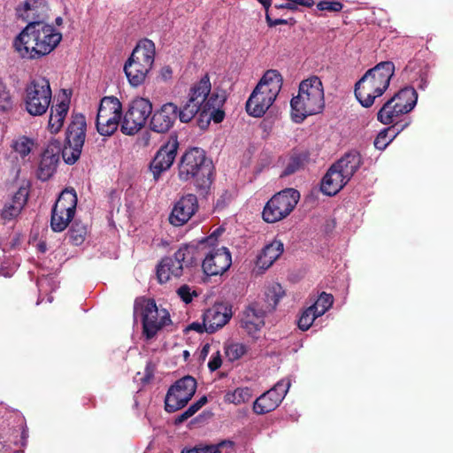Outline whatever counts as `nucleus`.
<instances>
[{
    "label": "nucleus",
    "instance_id": "nucleus-1",
    "mask_svg": "<svg viewBox=\"0 0 453 453\" xmlns=\"http://www.w3.org/2000/svg\"><path fill=\"white\" fill-rule=\"evenodd\" d=\"M36 0L25 2L26 18L28 24L13 42V46L19 56L27 59H40L52 52L62 40V34L57 32L53 26L36 19L32 7Z\"/></svg>",
    "mask_w": 453,
    "mask_h": 453
},
{
    "label": "nucleus",
    "instance_id": "nucleus-2",
    "mask_svg": "<svg viewBox=\"0 0 453 453\" xmlns=\"http://www.w3.org/2000/svg\"><path fill=\"white\" fill-rule=\"evenodd\" d=\"M215 168L206 152L198 147L187 150L178 164V178L181 181L195 180V188L201 196L211 192L214 180Z\"/></svg>",
    "mask_w": 453,
    "mask_h": 453
},
{
    "label": "nucleus",
    "instance_id": "nucleus-3",
    "mask_svg": "<svg viewBox=\"0 0 453 453\" xmlns=\"http://www.w3.org/2000/svg\"><path fill=\"white\" fill-rule=\"evenodd\" d=\"M395 73V65L391 61H382L367 70L355 84V96L365 108L371 107L377 97L388 89Z\"/></svg>",
    "mask_w": 453,
    "mask_h": 453
},
{
    "label": "nucleus",
    "instance_id": "nucleus-4",
    "mask_svg": "<svg viewBox=\"0 0 453 453\" xmlns=\"http://www.w3.org/2000/svg\"><path fill=\"white\" fill-rule=\"evenodd\" d=\"M291 117L296 123L303 122L308 116L320 113L325 107L324 88L318 76L303 80L298 94L290 101Z\"/></svg>",
    "mask_w": 453,
    "mask_h": 453
},
{
    "label": "nucleus",
    "instance_id": "nucleus-5",
    "mask_svg": "<svg viewBox=\"0 0 453 453\" xmlns=\"http://www.w3.org/2000/svg\"><path fill=\"white\" fill-rule=\"evenodd\" d=\"M215 240L213 234L203 238L199 243L182 244L172 257H165L157 266V278L165 283L173 278L183 275L184 270L196 266L200 259V250L208 241Z\"/></svg>",
    "mask_w": 453,
    "mask_h": 453
},
{
    "label": "nucleus",
    "instance_id": "nucleus-6",
    "mask_svg": "<svg viewBox=\"0 0 453 453\" xmlns=\"http://www.w3.org/2000/svg\"><path fill=\"white\" fill-rule=\"evenodd\" d=\"M155 43L150 39L138 42L124 65V72L129 84L137 88L142 85L151 70L155 60Z\"/></svg>",
    "mask_w": 453,
    "mask_h": 453
},
{
    "label": "nucleus",
    "instance_id": "nucleus-7",
    "mask_svg": "<svg viewBox=\"0 0 453 453\" xmlns=\"http://www.w3.org/2000/svg\"><path fill=\"white\" fill-rule=\"evenodd\" d=\"M134 311L141 313L142 334L147 340L154 338L164 326L172 324L168 311L158 309L152 298H136Z\"/></svg>",
    "mask_w": 453,
    "mask_h": 453
},
{
    "label": "nucleus",
    "instance_id": "nucleus-8",
    "mask_svg": "<svg viewBox=\"0 0 453 453\" xmlns=\"http://www.w3.org/2000/svg\"><path fill=\"white\" fill-rule=\"evenodd\" d=\"M211 90L210 77L206 73L190 88L187 102L180 108L178 107L177 115L180 122L188 123L198 114V124L203 128V119L205 114L203 113L202 106Z\"/></svg>",
    "mask_w": 453,
    "mask_h": 453
},
{
    "label": "nucleus",
    "instance_id": "nucleus-9",
    "mask_svg": "<svg viewBox=\"0 0 453 453\" xmlns=\"http://www.w3.org/2000/svg\"><path fill=\"white\" fill-rule=\"evenodd\" d=\"M52 91L50 81L44 77L32 80L25 88L24 105L31 116H42L51 103Z\"/></svg>",
    "mask_w": 453,
    "mask_h": 453
},
{
    "label": "nucleus",
    "instance_id": "nucleus-10",
    "mask_svg": "<svg viewBox=\"0 0 453 453\" xmlns=\"http://www.w3.org/2000/svg\"><path fill=\"white\" fill-rule=\"evenodd\" d=\"M417 100V91L412 87H405L383 104L377 113V119L384 125L392 124L398 116L410 112Z\"/></svg>",
    "mask_w": 453,
    "mask_h": 453
},
{
    "label": "nucleus",
    "instance_id": "nucleus-11",
    "mask_svg": "<svg viewBox=\"0 0 453 453\" xmlns=\"http://www.w3.org/2000/svg\"><path fill=\"white\" fill-rule=\"evenodd\" d=\"M87 130L86 118L81 113L73 114L66 132L62 157L68 165H73L80 158L85 142Z\"/></svg>",
    "mask_w": 453,
    "mask_h": 453
},
{
    "label": "nucleus",
    "instance_id": "nucleus-12",
    "mask_svg": "<svg viewBox=\"0 0 453 453\" xmlns=\"http://www.w3.org/2000/svg\"><path fill=\"white\" fill-rule=\"evenodd\" d=\"M299 199L300 194L294 188H286L275 194L264 207V220L275 223L287 218L296 208Z\"/></svg>",
    "mask_w": 453,
    "mask_h": 453
},
{
    "label": "nucleus",
    "instance_id": "nucleus-13",
    "mask_svg": "<svg viewBox=\"0 0 453 453\" xmlns=\"http://www.w3.org/2000/svg\"><path fill=\"white\" fill-rule=\"evenodd\" d=\"M196 390V380L186 375L172 385L165 398V410L173 413L184 408Z\"/></svg>",
    "mask_w": 453,
    "mask_h": 453
},
{
    "label": "nucleus",
    "instance_id": "nucleus-14",
    "mask_svg": "<svg viewBox=\"0 0 453 453\" xmlns=\"http://www.w3.org/2000/svg\"><path fill=\"white\" fill-rule=\"evenodd\" d=\"M151 113L152 104L149 99L143 97L134 99L123 117L121 132L127 135L137 134L144 127Z\"/></svg>",
    "mask_w": 453,
    "mask_h": 453
},
{
    "label": "nucleus",
    "instance_id": "nucleus-15",
    "mask_svg": "<svg viewBox=\"0 0 453 453\" xmlns=\"http://www.w3.org/2000/svg\"><path fill=\"white\" fill-rule=\"evenodd\" d=\"M179 149L177 134H171L165 143L157 151L150 164V171L155 181L158 180L161 174L169 170L173 165Z\"/></svg>",
    "mask_w": 453,
    "mask_h": 453
},
{
    "label": "nucleus",
    "instance_id": "nucleus-16",
    "mask_svg": "<svg viewBox=\"0 0 453 453\" xmlns=\"http://www.w3.org/2000/svg\"><path fill=\"white\" fill-rule=\"evenodd\" d=\"M204 255L202 269L206 276H218L224 274L232 265V256L226 247H211L208 251L203 250L200 257Z\"/></svg>",
    "mask_w": 453,
    "mask_h": 453
},
{
    "label": "nucleus",
    "instance_id": "nucleus-17",
    "mask_svg": "<svg viewBox=\"0 0 453 453\" xmlns=\"http://www.w3.org/2000/svg\"><path fill=\"white\" fill-rule=\"evenodd\" d=\"M289 387L288 379L278 381L271 389L256 399L253 403V411L257 415H263L274 411L284 399Z\"/></svg>",
    "mask_w": 453,
    "mask_h": 453
},
{
    "label": "nucleus",
    "instance_id": "nucleus-18",
    "mask_svg": "<svg viewBox=\"0 0 453 453\" xmlns=\"http://www.w3.org/2000/svg\"><path fill=\"white\" fill-rule=\"evenodd\" d=\"M198 200L196 195L182 196L173 205L169 221L175 226L186 224L198 210Z\"/></svg>",
    "mask_w": 453,
    "mask_h": 453
},
{
    "label": "nucleus",
    "instance_id": "nucleus-19",
    "mask_svg": "<svg viewBox=\"0 0 453 453\" xmlns=\"http://www.w3.org/2000/svg\"><path fill=\"white\" fill-rule=\"evenodd\" d=\"M178 106L173 103H165L151 116L150 128L158 134L167 133L178 118Z\"/></svg>",
    "mask_w": 453,
    "mask_h": 453
},
{
    "label": "nucleus",
    "instance_id": "nucleus-20",
    "mask_svg": "<svg viewBox=\"0 0 453 453\" xmlns=\"http://www.w3.org/2000/svg\"><path fill=\"white\" fill-rule=\"evenodd\" d=\"M261 88L262 85L256 86L245 105L247 113L254 118L262 117L276 99L261 90Z\"/></svg>",
    "mask_w": 453,
    "mask_h": 453
},
{
    "label": "nucleus",
    "instance_id": "nucleus-21",
    "mask_svg": "<svg viewBox=\"0 0 453 453\" xmlns=\"http://www.w3.org/2000/svg\"><path fill=\"white\" fill-rule=\"evenodd\" d=\"M232 309L225 304H215L203 313V320L208 326V334H213L223 327L232 318Z\"/></svg>",
    "mask_w": 453,
    "mask_h": 453
},
{
    "label": "nucleus",
    "instance_id": "nucleus-22",
    "mask_svg": "<svg viewBox=\"0 0 453 453\" xmlns=\"http://www.w3.org/2000/svg\"><path fill=\"white\" fill-rule=\"evenodd\" d=\"M265 311L259 307L258 303H250L242 312L241 326L249 334H253L265 325Z\"/></svg>",
    "mask_w": 453,
    "mask_h": 453
},
{
    "label": "nucleus",
    "instance_id": "nucleus-23",
    "mask_svg": "<svg viewBox=\"0 0 453 453\" xmlns=\"http://www.w3.org/2000/svg\"><path fill=\"white\" fill-rule=\"evenodd\" d=\"M349 180L332 165L322 178L320 189L326 196H335Z\"/></svg>",
    "mask_w": 453,
    "mask_h": 453
},
{
    "label": "nucleus",
    "instance_id": "nucleus-24",
    "mask_svg": "<svg viewBox=\"0 0 453 453\" xmlns=\"http://www.w3.org/2000/svg\"><path fill=\"white\" fill-rule=\"evenodd\" d=\"M59 160V149L49 145L43 153L37 170V177L42 181L48 180L55 173Z\"/></svg>",
    "mask_w": 453,
    "mask_h": 453
},
{
    "label": "nucleus",
    "instance_id": "nucleus-25",
    "mask_svg": "<svg viewBox=\"0 0 453 453\" xmlns=\"http://www.w3.org/2000/svg\"><path fill=\"white\" fill-rule=\"evenodd\" d=\"M28 195V188L20 187L13 195L12 200L5 203L1 211V217L4 222L13 220L20 214L27 203Z\"/></svg>",
    "mask_w": 453,
    "mask_h": 453
},
{
    "label": "nucleus",
    "instance_id": "nucleus-26",
    "mask_svg": "<svg viewBox=\"0 0 453 453\" xmlns=\"http://www.w3.org/2000/svg\"><path fill=\"white\" fill-rule=\"evenodd\" d=\"M333 165H335L349 180L354 176L363 165V158L359 151L356 150L346 152Z\"/></svg>",
    "mask_w": 453,
    "mask_h": 453
},
{
    "label": "nucleus",
    "instance_id": "nucleus-27",
    "mask_svg": "<svg viewBox=\"0 0 453 453\" xmlns=\"http://www.w3.org/2000/svg\"><path fill=\"white\" fill-rule=\"evenodd\" d=\"M284 251L281 241L273 240L265 245L257 258V265L262 269L269 268Z\"/></svg>",
    "mask_w": 453,
    "mask_h": 453
},
{
    "label": "nucleus",
    "instance_id": "nucleus-28",
    "mask_svg": "<svg viewBox=\"0 0 453 453\" xmlns=\"http://www.w3.org/2000/svg\"><path fill=\"white\" fill-rule=\"evenodd\" d=\"M69 110V100H64L50 108L48 129L51 134H57L62 128Z\"/></svg>",
    "mask_w": 453,
    "mask_h": 453
},
{
    "label": "nucleus",
    "instance_id": "nucleus-29",
    "mask_svg": "<svg viewBox=\"0 0 453 453\" xmlns=\"http://www.w3.org/2000/svg\"><path fill=\"white\" fill-rule=\"evenodd\" d=\"M96 117L121 118L120 101L115 96H104L100 102Z\"/></svg>",
    "mask_w": 453,
    "mask_h": 453
},
{
    "label": "nucleus",
    "instance_id": "nucleus-30",
    "mask_svg": "<svg viewBox=\"0 0 453 453\" xmlns=\"http://www.w3.org/2000/svg\"><path fill=\"white\" fill-rule=\"evenodd\" d=\"M310 160V152L307 150L303 151H294L289 160L281 173V177L289 176L294 174L300 169L303 168L305 164H307Z\"/></svg>",
    "mask_w": 453,
    "mask_h": 453
},
{
    "label": "nucleus",
    "instance_id": "nucleus-31",
    "mask_svg": "<svg viewBox=\"0 0 453 453\" xmlns=\"http://www.w3.org/2000/svg\"><path fill=\"white\" fill-rule=\"evenodd\" d=\"M77 205V196L74 189H65L63 190L58 200L56 201L53 208L56 211H68L69 213H75Z\"/></svg>",
    "mask_w": 453,
    "mask_h": 453
},
{
    "label": "nucleus",
    "instance_id": "nucleus-32",
    "mask_svg": "<svg viewBox=\"0 0 453 453\" xmlns=\"http://www.w3.org/2000/svg\"><path fill=\"white\" fill-rule=\"evenodd\" d=\"M74 216V213H69L68 211H62L60 210L56 211L52 208L50 226L54 232L64 231L68 224L71 222Z\"/></svg>",
    "mask_w": 453,
    "mask_h": 453
},
{
    "label": "nucleus",
    "instance_id": "nucleus-33",
    "mask_svg": "<svg viewBox=\"0 0 453 453\" xmlns=\"http://www.w3.org/2000/svg\"><path fill=\"white\" fill-rule=\"evenodd\" d=\"M120 119L121 118L96 117V130L101 135L110 136L117 131Z\"/></svg>",
    "mask_w": 453,
    "mask_h": 453
},
{
    "label": "nucleus",
    "instance_id": "nucleus-34",
    "mask_svg": "<svg viewBox=\"0 0 453 453\" xmlns=\"http://www.w3.org/2000/svg\"><path fill=\"white\" fill-rule=\"evenodd\" d=\"M252 397L251 389L249 388H237L234 391L227 392L224 396L225 403L240 405L249 402Z\"/></svg>",
    "mask_w": 453,
    "mask_h": 453
},
{
    "label": "nucleus",
    "instance_id": "nucleus-35",
    "mask_svg": "<svg viewBox=\"0 0 453 453\" xmlns=\"http://www.w3.org/2000/svg\"><path fill=\"white\" fill-rule=\"evenodd\" d=\"M285 296V291L279 283H273L268 287L265 291V301L267 303V309L271 311L275 310L279 301Z\"/></svg>",
    "mask_w": 453,
    "mask_h": 453
},
{
    "label": "nucleus",
    "instance_id": "nucleus-36",
    "mask_svg": "<svg viewBox=\"0 0 453 453\" xmlns=\"http://www.w3.org/2000/svg\"><path fill=\"white\" fill-rule=\"evenodd\" d=\"M87 234V225L82 223L81 220H74L68 231L70 242L76 246L83 243V242L86 239Z\"/></svg>",
    "mask_w": 453,
    "mask_h": 453
},
{
    "label": "nucleus",
    "instance_id": "nucleus-37",
    "mask_svg": "<svg viewBox=\"0 0 453 453\" xmlns=\"http://www.w3.org/2000/svg\"><path fill=\"white\" fill-rule=\"evenodd\" d=\"M226 95L224 92L219 94L217 92L209 93L205 101L203 103V113L208 117L209 111L212 109L222 108L226 102Z\"/></svg>",
    "mask_w": 453,
    "mask_h": 453
},
{
    "label": "nucleus",
    "instance_id": "nucleus-38",
    "mask_svg": "<svg viewBox=\"0 0 453 453\" xmlns=\"http://www.w3.org/2000/svg\"><path fill=\"white\" fill-rule=\"evenodd\" d=\"M224 349L226 358L230 362L238 360L246 353V346L239 342H226Z\"/></svg>",
    "mask_w": 453,
    "mask_h": 453
},
{
    "label": "nucleus",
    "instance_id": "nucleus-39",
    "mask_svg": "<svg viewBox=\"0 0 453 453\" xmlns=\"http://www.w3.org/2000/svg\"><path fill=\"white\" fill-rule=\"evenodd\" d=\"M333 303V295L322 292L318 297L315 303H313L311 306L313 308V310L316 311L315 312H317V315L322 316L332 307Z\"/></svg>",
    "mask_w": 453,
    "mask_h": 453
},
{
    "label": "nucleus",
    "instance_id": "nucleus-40",
    "mask_svg": "<svg viewBox=\"0 0 453 453\" xmlns=\"http://www.w3.org/2000/svg\"><path fill=\"white\" fill-rule=\"evenodd\" d=\"M13 106V101L6 83L0 78V111H8Z\"/></svg>",
    "mask_w": 453,
    "mask_h": 453
},
{
    "label": "nucleus",
    "instance_id": "nucleus-41",
    "mask_svg": "<svg viewBox=\"0 0 453 453\" xmlns=\"http://www.w3.org/2000/svg\"><path fill=\"white\" fill-rule=\"evenodd\" d=\"M315 311H316L313 310L311 306H310L302 312L297 322L298 327L302 331L308 330L312 325L315 319L320 317V315H317V312Z\"/></svg>",
    "mask_w": 453,
    "mask_h": 453
},
{
    "label": "nucleus",
    "instance_id": "nucleus-42",
    "mask_svg": "<svg viewBox=\"0 0 453 453\" xmlns=\"http://www.w3.org/2000/svg\"><path fill=\"white\" fill-rule=\"evenodd\" d=\"M33 145L31 139L22 136L13 142L12 148L21 157H25L31 152Z\"/></svg>",
    "mask_w": 453,
    "mask_h": 453
},
{
    "label": "nucleus",
    "instance_id": "nucleus-43",
    "mask_svg": "<svg viewBox=\"0 0 453 453\" xmlns=\"http://www.w3.org/2000/svg\"><path fill=\"white\" fill-rule=\"evenodd\" d=\"M317 8L319 11L339 12L342 10L343 4L338 1L322 0L317 4Z\"/></svg>",
    "mask_w": 453,
    "mask_h": 453
},
{
    "label": "nucleus",
    "instance_id": "nucleus-44",
    "mask_svg": "<svg viewBox=\"0 0 453 453\" xmlns=\"http://www.w3.org/2000/svg\"><path fill=\"white\" fill-rule=\"evenodd\" d=\"M409 125H410V121H406L403 119L397 121V122L394 123L393 125H391L390 127L381 130L380 139H381V137L385 136V134L388 131H390L392 134V136L395 138V136L397 134H399L403 130H404Z\"/></svg>",
    "mask_w": 453,
    "mask_h": 453
},
{
    "label": "nucleus",
    "instance_id": "nucleus-45",
    "mask_svg": "<svg viewBox=\"0 0 453 453\" xmlns=\"http://www.w3.org/2000/svg\"><path fill=\"white\" fill-rule=\"evenodd\" d=\"M274 80L275 81L279 80V82H283L282 76L279 71L274 70V69L268 70L265 73V74L263 75V77L261 78V80L259 81V82L257 83V86L262 85L261 88H265L264 83H265V84L273 83V81H274Z\"/></svg>",
    "mask_w": 453,
    "mask_h": 453
},
{
    "label": "nucleus",
    "instance_id": "nucleus-46",
    "mask_svg": "<svg viewBox=\"0 0 453 453\" xmlns=\"http://www.w3.org/2000/svg\"><path fill=\"white\" fill-rule=\"evenodd\" d=\"M154 378L153 370H143V372H137L134 377V381L141 387L149 384Z\"/></svg>",
    "mask_w": 453,
    "mask_h": 453
},
{
    "label": "nucleus",
    "instance_id": "nucleus-47",
    "mask_svg": "<svg viewBox=\"0 0 453 453\" xmlns=\"http://www.w3.org/2000/svg\"><path fill=\"white\" fill-rule=\"evenodd\" d=\"M380 132L378 134L373 142L374 147L380 150H385L387 146L395 139V137L392 136L390 131H388L385 134V136L381 137V139H380Z\"/></svg>",
    "mask_w": 453,
    "mask_h": 453
},
{
    "label": "nucleus",
    "instance_id": "nucleus-48",
    "mask_svg": "<svg viewBox=\"0 0 453 453\" xmlns=\"http://www.w3.org/2000/svg\"><path fill=\"white\" fill-rule=\"evenodd\" d=\"M283 82H279V80L273 81V83H264L265 88H261L264 92H267L269 96L276 98L279 95Z\"/></svg>",
    "mask_w": 453,
    "mask_h": 453
},
{
    "label": "nucleus",
    "instance_id": "nucleus-49",
    "mask_svg": "<svg viewBox=\"0 0 453 453\" xmlns=\"http://www.w3.org/2000/svg\"><path fill=\"white\" fill-rule=\"evenodd\" d=\"M207 120L205 124L203 123V127H207L210 123V120L212 119L215 123H220L223 121L225 118V111L221 108H216L211 110L209 111Z\"/></svg>",
    "mask_w": 453,
    "mask_h": 453
},
{
    "label": "nucleus",
    "instance_id": "nucleus-50",
    "mask_svg": "<svg viewBox=\"0 0 453 453\" xmlns=\"http://www.w3.org/2000/svg\"><path fill=\"white\" fill-rule=\"evenodd\" d=\"M181 453H221V451L218 450L217 446L213 445H205L195 447L193 449L182 450Z\"/></svg>",
    "mask_w": 453,
    "mask_h": 453
},
{
    "label": "nucleus",
    "instance_id": "nucleus-51",
    "mask_svg": "<svg viewBox=\"0 0 453 453\" xmlns=\"http://www.w3.org/2000/svg\"><path fill=\"white\" fill-rule=\"evenodd\" d=\"M178 296L185 303H189L192 302L193 295H196L195 292L191 293L190 288L188 285H182L177 290Z\"/></svg>",
    "mask_w": 453,
    "mask_h": 453
},
{
    "label": "nucleus",
    "instance_id": "nucleus-52",
    "mask_svg": "<svg viewBox=\"0 0 453 453\" xmlns=\"http://www.w3.org/2000/svg\"><path fill=\"white\" fill-rule=\"evenodd\" d=\"M231 197V194L227 190H224L216 201L215 209L223 210L230 203Z\"/></svg>",
    "mask_w": 453,
    "mask_h": 453
},
{
    "label": "nucleus",
    "instance_id": "nucleus-53",
    "mask_svg": "<svg viewBox=\"0 0 453 453\" xmlns=\"http://www.w3.org/2000/svg\"><path fill=\"white\" fill-rule=\"evenodd\" d=\"M188 329L189 330L196 331L198 333H203V332L208 333V326L206 325V322H204L203 319L202 323H200V322H193V323H191L188 326Z\"/></svg>",
    "mask_w": 453,
    "mask_h": 453
},
{
    "label": "nucleus",
    "instance_id": "nucleus-54",
    "mask_svg": "<svg viewBox=\"0 0 453 453\" xmlns=\"http://www.w3.org/2000/svg\"><path fill=\"white\" fill-rule=\"evenodd\" d=\"M222 365L221 356L219 351L212 356L211 359L208 363V368H220Z\"/></svg>",
    "mask_w": 453,
    "mask_h": 453
},
{
    "label": "nucleus",
    "instance_id": "nucleus-55",
    "mask_svg": "<svg viewBox=\"0 0 453 453\" xmlns=\"http://www.w3.org/2000/svg\"><path fill=\"white\" fill-rule=\"evenodd\" d=\"M173 70L169 65L163 66L160 70V78L163 81H168L172 78Z\"/></svg>",
    "mask_w": 453,
    "mask_h": 453
},
{
    "label": "nucleus",
    "instance_id": "nucleus-56",
    "mask_svg": "<svg viewBox=\"0 0 453 453\" xmlns=\"http://www.w3.org/2000/svg\"><path fill=\"white\" fill-rule=\"evenodd\" d=\"M219 229H217L216 231H214L211 235L213 234L215 240H212V241H208L206 242L201 248L200 250V254L202 253L203 250H206L207 247H215L216 245V242H217V238H218V234H219Z\"/></svg>",
    "mask_w": 453,
    "mask_h": 453
},
{
    "label": "nucleus",
    "instance_id": "nucleus-57",
    "mask_svg": "<svg viewBox=\"0 0 453 453\" xmlns=\"http://www.w3.org/2000/svg\"><path fill=\"white\" fill-rule=\"evenodd\" d=\"M208 400L205 395L200 397L196 402L191 404L192 408L195 409L196 411H198L203 405L207 403Z\"/></svg>",
    "mask_w": 453,
    "mask_h": 453
},
{
    "label": "nucleus",
    "instance_id": "nucleus-58",
    "mask_svg": "<svg viewBox=\"0 0 453 453\" xmlns=\"http://www.w3.org/2000/svg\"><path fill=\"white\" fill-rule=\"evenodd\" d=\"M190 417L188 416V414L187 413V411H185L184 412H182L181 414L178 415L177 417H175L174 418V421H173V424L175 426H179L180 424H182L184 421H186L187 419H188Z\"/></svg>",
    "mask_w": 453,
    "mask_h": 453
},
{
    "label": "nucleus",
    "instance_id": "nucleus-59",
    "mask_svg": "<svg viewBox=\"0 0 453 453\" xmlns=\"http://www.w3.org/2000/svg\"><path fill=\"white\" fill-rule=\"evenodd\" d=\"M275 8H277V9H287V10H289V11H296L297 10V7L295 6V4H292V2H290V1H288V3H285V4H275Z\"/></svg>",
    "mask_w": 453,
    "mask_h": 453
},
{
    "label": "nucleus",
    "instance_id": "nucleus-60",
    "mask_svg": "<svg viewBox=\"0 0 453 453\" xmlns=\"http://www.w3.org/2000/svg\"><path fill=\"white\" fill-rule=\"evenodd\" d=\"M150 141V132H144L140 137V142L143 146H149Z\"/></svg>",
    "mask_w": 453,
    "mask_h": 453
},
{
    "label": "nucleus",
    "instance_id": "nucleus-61",
    "mask_svg": "<svg viewBox=\"0 0 453 453\" xmlns=\"http://www.w3.org/2000/svg\"><path fill=\"white\" fill-rule=\"evenodd\" d=\"M234 445V441H232L230 440H223L220 442H219L218 444H215L214 446H217L218 447V450L220 451V449L223 448V447L233 448Z\"/></svg>",
    "mask_w": 453,
    "mask_h": 453
},
{
    "label": "nucleus",
    "instance_id": "nucleus-62",
    "mask_svg": "<svg viewBox=\"0 0 453 453\" xmlns=\"http://www.w3.org/2000/svg\"><path fill=\"white\" fill-rule=\"evenodd\" d=\"M296 23V20L294 18H290L289 19H276V24L278 25H294Z\"/></svg>",
    "mask_w": 453,
    "mask_h": 453
},
{
    "label": "nucleus",
    "instance_id": "nucleus-63",
    "mask_svg": "<svg viewBox=\"0 0 453 453\" xmlns=\"http://www.w3.org/2000/svg\"><path fill=\"white\" fill-rule=\"evenodd\" d=\"M265 20H266V23H267L268 27H270L277 26L276 19H273L270 17L268 12L265 13Z\"/></svg>",
    "mask_w": 453,
    "mask_h": 453
},
{
    "label": "nucleus",
    "instance_id": "nucleus-64",
    "mask_svg": "<svg viewBox=\"0 0 453 453\" xmlns=\"http://www.w3.org/2000/svg\"><path fill=\"white\" fill-rule=\"evenodd\" d=\"M213 416L211 411H203L197 418V420L211 418Z\"/></svg>",
    "mask_w": 453,
    "mask_h": 453
}]
</instances>
